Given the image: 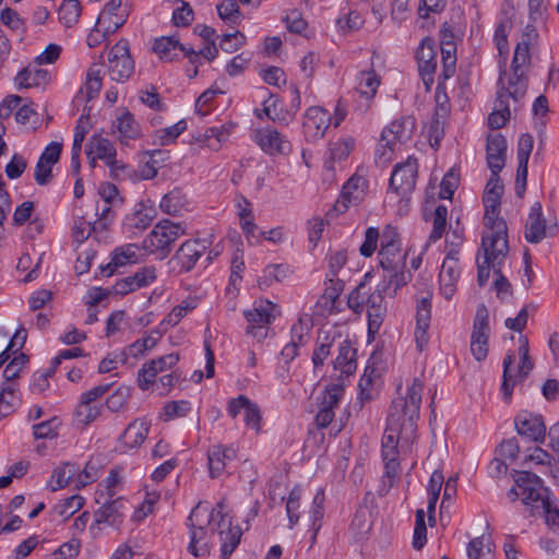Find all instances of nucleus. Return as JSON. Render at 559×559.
Wrapping results in <instances>:
<instances>
[{"instance_id":"f257e3e1","label":"nucleus","mask_w":559,"mask_h":559,"mask_svg":"<svg viewBox=\"0 0 559 559\" xmlns=\"http://www.w3.org/2000/svg\"><path fill=\"white\" fill-rule=\"evenodd\" d=\"M217 518V533L221 542V557L228 559L240 543L242 531L239 525H233L231 518L223 514V506L210 510L206 506L194 507L187 520L190 543L188 551L194 557L210 554V533L207 526Z\"/></svg>"},{"instance_id":"f03ea898","label":"nucleus","mask_w":559,"mask_h":559,"mask_svg":"<svg viewBox=\"0 0 559 559\" xmlns=\"http://www.w3.org/2000/svg\"><path fill=\"white\" fill-rule=\"evenodd\" d=\"M423 384L414 379L407 386L406 395L393 401L388 416V428L382 438V456L397 455L400 439L411 440L416 432L419 417Z\"/></svg>"},{"instance_id":"7ed1b4c3","label":"nucleus","mask_w":559,"mask_h":559,"mask_svg":"<svg viewBox=\"0 0 559 559\" xmlns=\"http://www.w3.org/2000/svg\"><path fill=\"white\" fill-rule=\"evenodd\" d=\"M509 252L508 239H490L489 236H483L481 248L477 253V282L479 286H485L490 276V270L493 275L502 267Z\"/></svg>"},{"instance_id":"20e7f679","label":"nucleus","mask_w":559,"mask_h":559,"mask_svg":"<svg viewBox=\"0 0 559 559\" xmlns=\"http://www.w3.org/2000/svg\"><path fill=\"white\" fill-rule=\"evenodd\" d=\"M378 255L384 271V280L388 282L383 289L389 294H395L409 278L405 272L406 253L401 250L400 245L388 243L381 246Z\"/></svg>"},{"instance_id":"39448f33","label":"nucleus","mask_w":559,"mask_h":559,"mask_svg":"<svg viewBox=\"0 0 559 559\" xmlns=\"http://www.w3.org/2000/svg\"><path fill=\"white\" fill-rule=\"evenodd\" d=\"M415 130V120L404 117L391 122L383 129L376 151L378 162L386 164L392 159L393 152L402 144L411 140Z\"/></svg>"},{"instance_id":"423d86ee","label":"nucleus","mask_w":559,"mask_h":559,"mask_svg":"<svg viewBox=\"0 0 559 559\" xmlns=\"http://www.w3.org/2000/svg\"><path fill=\"white\" fill-rule=\"evenodd\" d=\"M183 234L185 227L180 223L163 219L144 238L143 249L164 259L171 251L173 243Z\"/></svg>"},{"instance_id":"0eeeda50","label":"nucleus","mask_w":559,"mask_h":559,"mask_svg":"<svg viewBox=\"0 0 559 559\" xmlns=\"http://www.w3.org/2000/svg\"><path fill=\"white\" fill-rule=\"evenodd\" d=\"M515 483L521 490L522 502L530 508L531 515H537L542 509L549 507L552 496L537 475L527 471L519 472Z\"/></svg>"},{"instance_id":"6e6552de","label":"nucleus","mask_w":559,"mask_h":559,"mask_svg":"<svg viewBox=\"0 0 559 559\" xmlns=\"http://www.w3.org/2000/svg\"><path fill=\"white\" fill-rule=\"evenodd\" d=\"M519 356L520 361L518 366V372L514 377L510 373V368L514 362V354L509 352L503 358V380H502V394L506 401H510L512 396L513 386L516 382L523 381L534 368V362L530 357V346L526 336L521 335L519 337Z\"/></svg>"},{"instance_id":"1a4fd4ad","label":"nucleus","mask_w":559,"mask_h":559,"mask_svg":"<svg viewBox=\"0 0 559 559\" xmlns=\"http://www.w3.org/2000/svg\"><path fill=\"white\" fill-rule=\"evenodd\" d=\"M276 305L266 299L255 300L252 307L243 312L247 321L246 333L258 342L264 341L270 332V324L275 319Z\"/></svg>"},{"instance_id":"9d476101","label":"nucleus","mask_w":559,"mask_h":559,"mask_svg":"<svg viewBox=\"0 0 559 559\" xmlns=\"http://www.w3.org/2000/svg\"><path fill=\"white\" fill-rule=\"evenodd\" d=\"M558 231L557 219H547L539 202H534L525 223L524 237L531 243H539L545 238L554 237Z\"/></svg>"},{"instance_id":"9b49d317","label":"nucleus","mask_w":559,"mask_h":559,"mask_svg":"<svg viewBox=\"0 0 559 559\" xmlns=\"http://www.w3.org/2000/svg\"><path fill=\"white\" fill-rule=\"evenodd\" d=\"M489 332V312L481 305L477 308L471 336V352L478 361L484 360L488 355Z\"/></svg>"},{"instance_id":"f8f14e48","label":"nucleus","mask_w":559,"mask_h":559,"mask_svg":"<svg viewBox=\"0 0 559 559\" xmlns=\"http://www.w3.org/2000/svg\"><path fill=\"white\" fill-rule=\"evenodd\" d=\"M332 122L330 112L321 106L309 107L302 116V133L307 142H316L325 135Z\"/></svg>"},{"instance_id":"ddd939ff","label":"nucleus","mask_w":559,"mask_h":559,"mask_svg":"<svg viewBox=\"0 0 559 559\" xmlns=\"http://www.w3.org/2000/svg\"><path fill=\"white\" fill-rule=\"evenodd\" d=\"M345 283L340 280H329L323 295L317 301L318 313L322 316L338 313L349 307V295L342 297Z\"/></svg>"},{"instance_id":"4468645a","label":"nucleus","mask_w":559,"mask_h":559,"mask_svg":"<svg viewBox=\"0 0 559 559\" xmlns=\"http://www.w3.org/2000/svg\"><path fill=\"white\" fill-rule=\"evenodd\" d=\"M418 173L417 159L408 157L395 165L390 178V188L401 197L409 194L415 186Z\"/></svg>"},{"instance_id":"2eb2a0df","label":"nucleus","mask_w":559,"mask_h":559,"mask_svg":"<svg viewBox=\"0 0 559 559\" xmlns=\"http://www.w3.org/2000/svg\"><path fill=\"white\" fill-rule=\"evenodd\" d=\"M527 78L521 72H500L496 99L518 103L526 93Z\"/></svg>"},{"instance_id":"dca6fc26","label":"nucleus","mask_w":559,"mask_h":559,"mask_svg":"<svg viewBox=\"0 0 559 559\" xmlns=\"http://www.w3.org/2000/svg\"><path fill=\"white\" fill-rule=\"evenodd\" d=\"M254 142L269 155H287L292 152L290 141L274 128L265 127L255 130Z\"/></svg>"},{"instance_id":"f3484780","label":"nucleus","mask_w":559,"mask_h":559,"mask_svg":"<svg viewBox=\"0 0 559 559\" xmlns=\"http://www.w3.org/2000/svg\"><path fill=\"white\" fill-rule=\"evenodd\" d=\"M207 248L209 241L206 239L186 240L176 251L173 262L176 263L180 272H190Z\"/></svg>"},{"instance_id":"a211bd4d","label":"nucleus","mask_w":559,"mask_h":559,"mask_svg":"<svg viewBox=\"0 0 559 559\" xmlns=\"http://www.w3.org/2000/svg\"><path fill=\"white\" fill-rule=\"evenodd\" d=\"M345 393V386L342 383H332L326 386L322 394L320 409L316 416V425L319 429L326 428L334 418V407H336Z\"/></svg>"},{"instance_id":"6ab92c4d","label":"nucleus","mask_w":559,"mask_h":559,"mask_svg":"<svg viewBox=\"0 0 559 559\" xmlns=\"http://www.w3.org/2000/svg\"><path fill=\"white\" fill-rule=\"evenodd\" d=\"M206 456L210 477L217 478L237 459V449L233 444L215 443L207 449Z\"/></svg>"},{"instance_id":"aec40b11","label":"nucleus","mask_w":559,"mask_h":559,"mask_svg":"<svg viewBox=\"0 0 559 559\" xmlns=\"http://www.w3.org/2000/svg\"><path fill=\"white\" fill-rule=\"evenodd\" d=\"M97 503H103V506L95 512L94 525L106 524L112 527H118L122 523V513L121 508L123 502L120 498L112 500L106 498L104 492H97L96 498Z\"/></svg>"},{"instance_id":"412c9836","label":"nucleus","mask_w":559,"mask_h":559,"mask_svg":"<svg viewBox=\"0 0 559 559\" xmlns=\"http://www.w3.org/2000/svg\"><path fill=\"white\" fill-rule=\"evenodd\" d=\"M431 296L432 294L427 292L425 296L417 300L414 336L419 350H423L429 342L428 330L431 318Z\"/></svg>"},{"instance_id":"4be33fe9","label":"nucleus","mask_w":559,"mask_h":559,"mask_svg":"<svg viewBox=\"0 0 559 559\" xmlns=\"http://www.w3.org/2000/svg\"><path fill=\"white\" fill-rule=\"evenodd\" d=\"M485 206L484 225L485 231L483 236H489L490 239L507 238V224L499 216L500 200L483 198Z\"/></svg>"},{"instance_id":"5701e85b","label":"nucleus","mask_w":559,"mask_h":559,"mask_svg":"<svg viewBox=\"0 0 559 559\" xmlns=\"http://www.w3.org/2000/svg\"><path fill=\"white\" fill-rule=\"evenodd\" d=\"M112 132L117 134L119 142L128 145L130 141L142 136L140 123L135 120L133 114L128 109H120L112 122Z\"/></svg>"},{"instance_id":"b1692460","label":"nucleus","mask_w":559,"mask_h":559,"mask_svg":"<svg viewBox=\"0 0 559 559\" xmlns=\"http://www.w3.org/2000/svg\"><path fill=\"white\" fill-rule=\"evenodd\" d=\"M514 424L519 435L534 442H544L546 426L540 415L521 412L515 417Z\"/></svg>"},{"instance_id":"393cba45","label":"nucleus","mask_w":559,"mask_h":559,"mask_svg":"<svg viewBox=\"0 0 559 559\" xmlns=\"http://www.w3.org/2000/svg\"><path fill=\"white\" fill-rule=\"evenodd\" d=\"M456 251L451 250L441 265L439 274L440 293L445 299H451L456 290V282L460 277V267Z\"/></svg>"},{"instance_id":"a878e982","label":"nucleus","mask_w":559,"mask_h":559,"mask_svg":"<svg viewBox=\"0 0 559 559\" xmlns=\"http://www.w3.org/2000/svg\"><path fill=\"white\" fill-rule=\"evenodd\" d=\"M141 257L142 249L138 245L127 243L120 246L112 251L110 262L102 269V272L104 275L110 276L117 267L138 263Z\"/></svg>"},{"instance_id":"bb28decb","label":"nucleus","mask_w":559,"mask_h":559,"mask_svg":"<svg viewBox=\"0 0 559 559\" xmlns=\"http://www.w3.org/2000/svg\"><path fill=\"white\" fill-rule=\"evenodd\" d=\"M487 164L491 173L499 174L504 167L507 154V141L500 133H492L487 136Z\"/></svg>"},{"instance_id":"cd10ccee","label":"nucleus","mask_w":559,"mask_h":559,"mask_svg":"<svg viewBox=\"0 0 559 559\" xmlns=\"http://www.w3.org/2000/svg\"><path fill=\"white\" fill-rule=\"evenodd\" d=\"M86 155L98 157L109 167L117 163V151L114 143L102 134H93L86 144Z\"/></svg>"},{"instance_id":"c85d7f7f","label":"nucleus","mask_w":559,"mask_h":559,"mask_svg":"<svg viewBox=\"0 0 559 559\" xmlns=\"http://www.w3.org/2000/svg\"><path fill=\"white\" fill-rule=\"evenodd\" d=\"M537 38V32L534 26L526 25L521 40L518 43L512 60V70H519L524 67H532L531 45Z\"/></svg>"},{"instance_id":"c756f323","label":"nucleus","mask_w":559,"mask_h":559,"mask_svg":"<svg viewBox=\"0 0 559 559\" xmlns=\"http://www.w3.org/2000/svg\"><path fill=\"white\" fill-rule=\"evenodd\" d=\"M372 193L369 168L360 165L352 175V203H361Z\"/></svg>"},{"instance_id":"7c9ffc66","label":"nucleus","mask_w":559,"mask_h":559,"mask_svg":"<svg viewBox=\"0 0 559 559\" xmlns=\"http://www.w3.org/2000/svg\"><path fill=\"white\" fill-rule=\"evenodd\" d=\"M159 209L168 215H180L189 210L188 197L181 189L175 188L162 198Z\"/></svg>"},{"instance_id":"2f4dec72","label":"nucleus","mask_w":559,"mask_h":559,"mask_svg":"<svg viewBox=\"0 0 559 559\" xmlns=\"http://www.w3.org/2000/svg\"><path fill=\"white\" fill-rule=\"evenodd\" d=\"M108 67L111 70L121 68L122 70H132L134 68L133 60L130 57L129 41L121 38L108 52Z\"/></svg>"},{"instance_id":"473e14b6","label":"nucleus","mask_w":559,"mask_h":559,"mask_svg":"<svg viewBox=\"0 0 559 559\" xmlns=\"http://www.w3.org/2000/svg\"><path fill=\"white\" fill-rule=\"evenodd\" d=\"M150 423L143 418L130 423L121 435V440L129 448L140 447L147 438Z\"/></svg>"},{"instance_id":"72a5a7b5","label":"nucleus","mask_w":559,"mask_h":559,"mask_svg":"<svg viewBox=\"0 0 559 559\" xmlns=\"http://www.w3.org/2000/svg\"><path fill=\"white\" fill-rule=\"evenodd\" d=\"M454 72H442L438 78L437 88H436V103H437V116L439 112H442V116H447L448 108L447 104L449 100L448 91L455 90L456 80L453 78Z\"/></svg>"},{"instance_id":"f704fd0d","label":"nucleus","mask_w":559,"mask_h":559,"mask_svg":"<svg viewBox=\"0 0 559 559\" xmlns=\"http://www.w3.org/2000/svg\"><path fill=\"white\" fill-rule=\"evenodd\" d=\"M380 84V80L376 72H360L359 84L356 87L357 93L366 99L364 105H359L356 110L364 114L369 107V100L374 96L377 88Z\"/></svg>"},{"instance_id":"c9c22d12","label":"nucleus","mask_w":559,"mask_h":559,"mask_svg":"<svg viewBox=\"0 0 559 559\" xmlns=\"http://www.w3.org/2000/svg\"><path fill=\"white\" fill-rule=\"evenodd\" d=\"M416 60L418 70H436L437 68V52L435 41L426 37L421 40L416 50Z\"/></svg>"},{"instance_id":"e433bc0d","label":"nucleus","mask_w":559,"mask_h":559,"mask_svg":"<svg viewBox=\"0 0 559 559\" xmlns=\"http://www.w3.org/2000/svg\"><path fill=\"white\" fill-rule=\"evenodd\" d=\"M50 80V72H17L14 83L19 90L45 88Z\"/></svg>"},{"instance_id":"4c0bfd02","label":"nucleus","mask_w":559,"mask_h":559,"mask_svg":"<svg viewBox=\"0 0 559 559\" xmlns=\"http://www.w3.org/2000/svg\"><path fill=\"white\" fill-rule=\"evenodd\" d=\"M17 385L14 382H3L0 391V418H4L14 412L19 404L16 395Z\"/></svg>"},{"instance_id":"58836bf2","label":"nucleus","mask_w":559,"mask_h":559,"mask_svg":"<svg viewBox=\"0 0 559 559\" xmlns=\"http://www.w3.org/2000/svg\"><path fill=\"white\" fill-rule=\"evenodd\" d=\"M78 473V467L74 464L66 463L60 467L53 469L48 487L51 491H57L69 485L72 478Z\"/></svg>"},{"instance_id":"ea45409f","label":"nucleus","mask_w":559,"mask_h":559,"mask_svg":"<svg viewBox=\"0 0 559 559\" xmlns=\"http://www.w3.org/2000/svg\"><path fill=\"white\" fill-rule=\"evenodd\" d=\"M329 168L335 169L334 164L342 165L349 156V142L347 139L342 138L336 141H331L329 144Z\"/></svg>"},{"instance_id":"a19ab883","label":"nucleus","mask_w":559,"mask_h":559,"mask_svg":"<svg viewBox=\"0 0 559 559\" xmlns=\"http://www.w3.org/2000/svg\"><path fill=\"white\" fill-rule=\"evenodd\" d=\"M374 374V369L366 368L364 374L359 380L357 403L360 405V408H362L365 403L370 402L376 395V390L372 384Z\"/></svg>"},{"instance_id":"79ce46f5","label":"nucleus","mask_w":559,"mask_h":559,"mask_svg":"<svg viewBox=\"0 0 559 559\" xmlns=\"http://www.w3.org/2000/svg\"><path fill=\"white\" fill-rule=\"evenodd\" d=\"M186 120H179L173 126L162 128L154 133V143L159 145H169L176 141V139L186 131Z\"/></svg>"},{"instance_id":"37998d69","label":"nucleus","mask_w":559,"mask_h":559,"mask_svg":"<svg viewBox=\"0 0 559 559\" xmlns=\"http://www.w3.org/2000/svg\"><path fill=\"white\" fill-rule=\"evenodd\" d=\"M511 117V109L509 102L495 100L492 112L488 117V126L493 129H500L506 126Z\"/></svg>"},{"instance_id":"c03bdc74","label":"nucleus","mask_w":559,"mask_h":559,"mask_svg":"<svg viewBox=\"0 0 559 559\" xmlns=\"http://www.w3.org/2000/svg\"><path fill=\"white\" fill-rule=\"evenodd\" d=\"M102 408L99 403H85L80 401L74 414L76 423L82 426H87L99 417Z\"/></svg>"},{"instance_id":"a18cd8bd","label":"nucleus","mask_w":559,"mask_h":559,"mask_svg":"<svg viewBox=\"0 0 559 559\" xmlns=\"http://www.w3.org/2000/svg\"><path fill=\"white\" fill-rule=\"evenodd\" d=\"M448 209L444 205H439L435 209L432 214V230L429 235L428 243L439 240L447 227Z\"/></svg>"},{"instance_id":"49530a36","label":"nucleus","mask_w":559,"mask_h":559,"mask_svg":"<svg viewBox=\"0 0 559 559\" xmlns=\"http://www.w3.org/2000/svg\"><path fill=\"white\" fill-rule=\"evenodd\" d=\"M216 9L221 20L227 24L234 26L240 22L239 5L235 0H222Z\"/></svg>"},{"instance_id":"de8ad7c7","label":"nucleus","mask_w":559,"mask_h":559,"mask_svg":"<svg viewBox=\"0 0 559 559\" xmlns=\"http://www.w3.org/2000/svg\"><path fill=\"white\" fill-rule=\"evenodd\" d=\"M84 506V498L79 496V495H74V496H71L67 499H64L62 502L58 503L57 506H55L53 508V512L67 520L69 519L70 516H72L74 513H76L79 510H81Z\"/></svg>"},{"instance_id":"09e8293b","label":"nucleus","mask_w":559,"mask_h":559,"mask_svg":"<svg viewBox=\"0 0 559 559\" xmlns=\"http://www.w3.org/2000/svg\"><path fill=\"white\" fill-rule=\"evenodd\" d=\"M178 40L174 37H160L155 40L153 50L163 60H173L177 56Z\"/></svg>"},{"instance_id":"8fccbe9b","label":"nucleus","mask_w":559,"mask_h":559,"mask_svg":"<svg viewBox=\"0 0 559 559\" xmlns=\"http://www.w3.org/2000/svg\"><path fill=\"white\" fill-rule=\"evenodd\" d=\"M300 499H301V489L300 487H294L286 501V513L289 521V527H294L299 521V508H300Z\"/></svg>"},{"instance_id":"3c124183","label":"nucleus","mask_w":559,"mask_h":559,"mask_svg":"<svg viewBox=\"0 0 559 559\" xmlns=\"http://www.w3.org/2000/svg\"><path fill=\"white\" fill-rule=\"evenodd\" d=\"M467 559H491L490 544L484 537L473 538L466 547Z\"/></svg>"},{"instance_id":"603ef678","label":"nucleus","mask_w":559,"mask_h":559,"mask_svg":"<svg viewBox=\"0 0 559 559\" xmlns=\"http://www.w3.org/2000/svg\"><path fill=\"white\" fill-rule=\"evenodd\" d=\"M80 16V3L78 0H64L59 8V19L67 26L70 27L76 23Z\"/></svg>"},{"instance_id":"864d4df0","label":"nucleus","mask_w":559,"mask_h":559,"mask_svg":"<svg viewBox=\"0 0 559 559\" xmlns=\"http://www.w3.org/2000/svg\"><path fill=\"white\" fill-rule=\"evenodd\" d=\"M103 86V76L100 72H87L84 86L79 91L80 94L85 93L86 100L96 98Z\"/></svg>"},{"instance_id":"5fc2aeb1","label":"nucleus","mask_w":559,"mask_h":559,"mask_svg":"<svg viewBox=\"0 0 559 559\" xmlns=\"http://www.w3.org/2000/svg\"><path fill=\"white\" fill-rule=\"evenodd\" d=\"M349 179H347L342 186V192L340 199L335 202L333 207L328 211L326 218L328 223L338 217L341 214H345L349 207Z\"/></svg>"},{"instance_id":"6e6d98bb","label":"nucleus","mask_w":559,"mask_h":559,"mask_svg":"<svg viewBox=\"0 0 559 559\" xmlns=\"http://www.w3.org/2000/svg\"><path fill=\"white\" fill-rule=\"evenodd\" d=\"M28 362V357L20 353L15 357H13L3 370L4 382H14L21 374V371Z\"/></svg>"},{"instance_id":"4d7b16f0","label":"nucleus","mask_w":559,"mask_h":559,"mask_svg":"<svg viewBox=\"0 0 559 559\" xmlns=\"http://www.w3.org/2000/svg\"><path fill=\"white\" fill-rule=\"evenodd\" d=\"M95 215L97 218L94 222V228L106 229L114 219L111 203H108L107 201H97L95 205Z\"/></svg>"},{"instance_id":"13d9d810","label":"nucleus","mask_w":559,"mask_h":559,"mask_svg":"<svg viewBox=\"0 0 559 559\" xmlns=\"http://www.w3.org/2000/svg\"><path fill=\"white\" fill-rule=\"evenodd\" d=\"M236 128V123L227 122L221 126L210 128V133L214 136V143L209 144V148L218 151L224 142H226Z\"/></svg>"},{"instance_id":"bf43d9fd","label":"nucleus","mask_w":559,"mask_h":559,"mask_svg":"<svg viewBox=\"0 0 559 559\" xmlns=\"http://www.w3.org/2000/svg\"><path fill=\"white\" fill-rule=\"evenodd\" d=\"M324 491L322 489H319L317 493L313 497V501L310 508V519L312 521V527L314 532L317 533L321 526V520L324 515Z\"/></svg>"},{"instance_id":"052dcab7","label":"nucleus","mask_w":559,"mask_h":559,"mask_svg":"<svg viewBox=\"0 0 559 559\" xmlns=\"http://www.w3.org/2000/svg\"><path fill=\"white\" fill-rule=\"evenodd\" d=\"M128 360V354L124 350L109 353L98 366L99 373H107L124 365Z\"/></svg>"},{"instance_id":"680f3d73","label":"nucleus","mask_w":559,"mask_h":559,"mask_svg":"<svg viewBox=\"0 0 559 559\" xmlns=\"http://www.w3.org/2000/svg\"><path fill=\"white\" fill-rule=\"evenodd\" d=\"M441 51V62L443 66V70H451L456 64V46L452 39H443L440 46Z\"/></svg>"},{"instance_id":"e2e57ef3","label":"nucleus","mask_w":559,"mask_h":559,"mask_svg":"<svg viewBox=\"0 0 559 559\" xmlns=\"http://www.w3.org/2000/svg\"><path fill=\"white\" fill-rule=\"evenodd\" d=\"M191 411V404L188 401H173L164 406L165 420H171L186 416Z\"/></svg>"},{"instance_id":"0e129e2a","label":"nucleus","mask_w":559,"mask_h":559,"mask_svg":"<svg viewBox=\"0 0 559 559\" xmlns=\"http://www.w3.org/2000/svg\"><path fill=\"white\" fill-rule=\"evenodd\" d=\"M224 93H225V91L222 87L217 86V84H214L213 86H211L210 88L204 91L195 100L197 114L200 116L207 115L209 109L205 107L213 100V98L216 95L224 94Z\"/></svg>"},{"instance_id":"69168bd1","label":"nucleus","mask_w":559,"mask_h":559,"mask_svg":"<svg viewBox=\"0 0 559 559\" xmlns=\"http://www.w3.org/2000/svg\"><path fill=\"white\" fill-rule=\"evenodd\" d=\"M159 373L157 367L152 365V360L145 362L138 372V385L145 391L154 383L156 376Z\"/></svg>"},{"instance_id":"338daca9","label":"nucleus","mask_w":559,"mask_h":559,"mask_svg":"<svg viewBox=\"0 0 559 559\" xmlns=\"http://www.w3.org/2000/svg\"><path fill=\"white\" fill-rule=\"evenodd\" d=\"M159 373L157 367L152 365V360L145 362L138 372V385L145 391L154 383L156 376Z\"/></svg>"},{"instance_id":"774afa93","label":"nucleus","mask_w":559,"mask_h":559,"mask_svg":"<svg viewBox=\"0 0 559 559\" xmlns=\"http://www.w3.org/2000/svg\"><path fill=\"white\" fill-rule=\"evenodd\" d=\"M159 373L157 367L152 365V360L145 362L138 372V385L145 391L154 383L156 376Z\"/></svg>"}]
</instances>
